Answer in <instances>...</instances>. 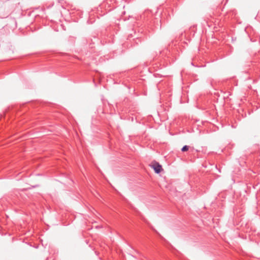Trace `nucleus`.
I'll list each match as a JSON object with an SVG mask.
<instances>
[{"instance_id": "obj_2", "label": "nucleus", "mask_w": 260, "mask_h": 260, "mask_svg": "<svg viewBox=\"0 0 260 260\" xmlns=\"http://www.w3.org/2000/svg\"><path fill=\"white\" fill-rule=\"evenodd\" d=\"M188 149H189V146L187 145H185L182 148L181 151L183 152L186 151L188 150Z\"/></svg>"}, {"instance_id": "obj_1", "label": "nucleus", "mask_w": 260, "mask_h": 260, "mask_svg": "<svg viewBox=\"0 0 260 260\" xmlns=\"http://www.w3.org/2000/svg\"><path fill=\"white\" fill-rule=\"evenodd\" d=\"M151 167L154 169V172L157 174L159 173L162 170L161 166L155 161L152 163Z\"/></svg>"}]
</instances>
